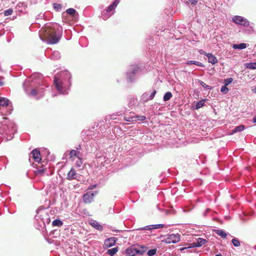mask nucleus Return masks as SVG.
<instances>
[{
    "instance_id": "nucleus-38",
    "label": "nucleus",
    "mask_w": 256,
    "mask_h": 256,
    "mask_svg": "<svg viewBox=\"0 0 256 256\" xmlns=\"http://www.w3.org/2000/svg\"><path fill=\"white\" fill-rule=\"evenodd\" d=\"M232 244L236 247H238L240 246V242L239 240L236 238H234L232 240Z\"/></svg>"
},
{
    "instance_id": "nucleus-27",
    "label": "nucleus",
    "mask_w": 256,
    "mask_h": 256,
    "mask_svg": "<svg viewBox=\"0 0 256 256\" xmlns=\"http://www.w3.org/2000/svg\"><path fill=\"white\" fill-rule=\"evenodd\" d=\"M60 58V54L58 51H54L52 52L50 58L54 60H57Z\"/></svg>"
},
{
    "instance_id": "nucleus-34",
    "label": "nucleus",
    "mask_w": 256,
    "mask_h": 256,
    "mask_svg": "<svg viewBox=\"0 0 256 256\" xmlns=\"http://www.w3.org/2000/svg\"><path fill=\"white\" fill-rule=\"evenodd\" d=\"M245 128V127L244 125H240L236 126L233 130L234 132H240L244 130Z\"/></svg>"
},
{
    "instance_id": "nucleus-11",
    "label": "nucleus",
    "mask_w": 256,
    "mask_h": 256,
    "mask_svg": "<svg viewBox=\"0 0 256 256\" xmlns=\"http://www.w3.org/2000/svg\"><path fill=\"white\" fill-rule=\"evenodd\" d=\"M156 93V91L154 90L152 92H148L144 93L140 97V102L144 104L149 100H152Z\"/></svg>"
},
{
    "instance_id": "nucleus-28",
    "label": "nucleus",
    "mask_w": 256,
    "mask_h": 256,
    "mask_svg": "<svg viewBox=\"0 0 256 256\" xmlns=\"http://www.w3.org/2000/svg\"><path fill=\"white\" fill-rule=\"evenodd\" d=\"M118 247L108 249L106 252V254L110 256H114L118 252Z\"/></svg>"
},
{
    "instance_id": "nucleus-19",
    "label": "nucleus",
    "mask_w": 256,
    "mask_h": 256,
    "mask_svg": "<svg viewBox=\"0 0 256 256\" xmlns=\"http://www.w3.org/2000/svg\"><path fill=\"white\" fill-rule=\"evenodd\" d=\"M47 171H48L47 167L46 166H42V167H40V168H38V169L36 171V174L38 175H38L42 176L44 173H46V174L47 175H48V172Z\"/></svg>"
},
{
    "instance_id": "nucleus-37",
    "label": "nucleus",
    "mask_w": 256,
    "mask_h": 256,
    "mask_svg": "<svg viewBox=\"0 0 256 256\" xmlns=\"http://www.w3.org/2000/svg\"><path fill=\"white\" fill-rule=\"evenodd\" d=\"M78 160L76 161V166L78 168H80L83 162L82 157L77 158Z\"/></svg>"
},
{
    "instance_id": "nucleus-26",
    "label": "nucleus",
    "mask_w": 256,
    "mask_h": 256,
    "mask_svg": "<svg viewBox=\"0 0 256 256\" xmlns=\"http://www.w3.org/2000/svg\"><path fill=\"white\" fill-rule=\"evenodd\" d=\"M66 14H70V16L75 17L76 16H78V12L76 11V10L73 8H69L66 10Z\"/></svg>"
},
{
    "instance_id": "nucleus-1",
    "label": "nucleus",
    "mask_w": 256,
    "mask_h": 256,
    "mask_svg": "<svg viewBox=\"0 0 256 256\" xmlns=\"http://www.w3.org/2000/svg\"><path fill=\"white\" fill-rule=\"evenodd\" d=\"M71 79V74L67 70L62 71L54 76V83L56 90L60 94H68L72 84Z\"/></svg>"
},
{
    "instance_id": "nucleus-50",
    "label": "nucleus",
    "mask_w": 256,
    "mask_h": 256,
    "mask_svg": "<svg viewBox=\"0 0 256 256\" xmlns=\"http://www.w3.org/2000/svg\"><path fill=\"white\" fill-rule=\"evenodd\" d=\"M198 52L200 54H204V55H205L206 56V54H208L206 53L204 50H198Z\"/></svg>"
},
{
    "instance_id": "nucleus-36",
    "label": "nucleus",
    "mask_w": 256,
    "mask_h": 256,
    "mask_svg": "<svg viewBox=\"0 0 256 256\" xmlns=\"http://www.w3.org/2000/svg\"><path fill=\"white\" fill-rule=\"evenodd\" d=\"M54 9L56 11L59 12L62 8V6L61 4H59L58 3H54L52 5Z\"/></svg>"
},
{
    "instance_id": "nucleus-35",
    "label": "nucleus",
    "mask_w": 256,
    "mask_h": 256,
    "mask_svg": "<svg viewBox=\"0 0 256 256\" xmlns=\"http://www.w3.org/2000/svg\"><path fill=\"white\" fill-rule=\"evenodd\" d=\"M137 102H138V100L136 98H131L129 100V102L128 103V106L130 107L132 106H133L136 105L137 104Z\"/></svg>"
},
{
    "instance_id": "nucleus-20",
    "label": "nucleus",
    "mask_w": 256,
    "mask_h": 256,
    "mask_svg": "<svg viewBox=\"0 0 256 256\" xmlns=\"http://www.w3.org/2000/svg\"><path fill=\"white\" fill-rule=\"evenodd\" d=\"M206 57L208 59V62L212 64H214L218 62V60L212 54L208 53L206 54Z\"/></svg>"
},
{
    "instance_id": "nucleus-15",
    "label": "nucleus",
    "mask_w": 256,
    "mask_h": 256,
    "mask_svg": "<svg viewBox=\"0 0 256 256\" xmlns=\"http://www.w3.org/2000/svg\"><path fill=\"white\" fill-rule=\"evenodd\" d=\"M83 156L82 152H79L76 150H72L69 152V158L72 160H74L75 158H79Z\"/></svg>"
},
{
    "instance_id": "nucleus-31",
    "label": "nucleus",
    "mask_w": 256,
    "mask_h": 256,
    "mask_svg": "<svg viewBox=\"0 0 256 256\" xmlns=\"http://www.w3.org/2000/svg\"><path fill=\"white\" fill-rule=\"evenodd\" d=\"M172 95L170 92H166L164 94V96L163 97L164 101L166 102V101L170 100L172 98Z\"/></svg>"
},
{
    "instance_id": "nucleus-9",
    "label": "nucleus",
    "mask_w": 256,
    "mask_h": 256,
    "mask_svg": "<svg viewBox=\"0 0 256 256\" xmlns=\"http://www.w3.org/2000/svg\"><path fill=\"white\" fill-rule=\"evenodd\" d=\"M144 252L145 250L143 249L141 250L132 246L126 249V254L127 256H134L137 254L142 255Z\"/></svg>"
},
{
    "instance_id": "nucleus-10",
    "label": "nucleus",
    "mask_w": 256,
    "mask_h": 256,
    "mask_svg": "<svg viewBox=\"0 0 256 256\" xmlns=\"http://www.w3.org/2000/svg\"><path fill=\"white\" fill-rule=\"evenodd\" d=\"M207 242V240L206 239H204L201 238H198L196 239V242H194L192 244H189V246L186 248H182L180 249V251H182L185 249L188 248H192L195 247H200L205 244Z\"/></svg>"
},
{
    "instance_id": "nucleus-30",
    "label": "nucleus",
    "mask_w": 256,
    "mask_h": 256,
    "mask_svg": "<svg viewBox=\"0 0 256 256\" xmlns=\"http://www.w3.org/2000/svg\"><path fill=\"white\" fill-rule=\"evenodd\" d=\"M245 66L247 68H249V69H251V70H255V69H256V62H252L246 63Z\"/></svg>"
},
{
    "instance_id": "nucleus-8",
    "label": "nucleus",
    "mask_w": 256,
    "mask_h": 256,
    "mask_svg": "<svg viewBox=\"0 0 256 256\" xmlns=\"http://www.w3.org/2000/svg\"><path fill=\"white\" fill-rule=\"evenodd\" d=\"M232 21L238 25H240L244 27L250 26V22L244 17L235 16L232 18Z\"/></svg>"
},
{
    "instance_id": "nucleus-54",
    "label": "nucleus",
    "mask_w": 256,
    "mask_h": 256,
    "mask_svg": "<svg viewBox=\"0 0 256 256\" xmlns=\"http://www.w3.org/2000/svg\"><path fill=\"white\" fill-rule=\"evenodd\" d=\"M252 92L254 94H256V86H254V88L252 90Z\"/></svg>"
},
{
    "instance_id": "nucleus-42",
    "label": "nucleus",
    "mask_w": 256,
    "mask_h": 256,
    "mask_svg": "<svg viewBox=\"0 0 256 256\" xmlns=\"http://www.w3.org/2000/svg\"><path fill=\"white\" fill-rule=\"evenodd\" d=\"M12 12H13L12 9L10 8H8V10H4V14L5 16H8L11 15L12 14Z\"/></svg>"
},
{
    "instance_id": "nucleus-25",
    "label": "nucleus",
    "mask_w": 256,
    "mask_h": 256,
    "mask_svg": "<svg viewBox=\"0 0 256 256\" xmlns=\"http://www.w3.org/2000/svg\"><path fill=\"white\" fill-rule=\"evenodd\" d=\"M205 100H202L196 102L195 106H193L194 110H198L204 105Z\"/></svg>"
},
{
    "instance_id": "nucleus-18",
    "label": "nucleus",
    "mask_w": 256,
    "mask_h": 256,
    "mask_svg": "<svg viewBox=\"0 0 256 256\" xmlns=\"http://www.w3.org/2000/svg\"><path fill=\"white\" fill-rule=\"evenodd\" d=\"M90 224L96 230L99 231H102L104 230L103 226L100 224L97 221L92 220L90 222Z\"/></svg>"
},
{
    "instance_id": "nucleus-39",
    "label": "nucleus",
    "mask_w": 256,
    "mask_h": 256,
    "mask_svg": "<svg viewBox=\"0 0 256 256\" xmlns=\"http://www.w3.org/2000/svg\"><path fill=\"white\" fill-rule=\"evenodd\" d=\"M152 226H153L152 224L148 225V226H145L144 227L140 228H138V230H153Z\"/></svg>"
},
{
    "instance_id": "nucleus-16",
    "label": "nucleus",
    "mask_w": 256,
    "mask_h": 256,
    "mask_svg": "<svg viewBox=\"0 0 256 256\" xmlns=\"http://www.w3.org/2000/svg\"><path fill=\"white\" fill-rule=\"evenodd\" d=\"M30 158H32L36 162H40L41 160L40 154L39 150L36 148L30 154Z\"/></svg>"
},
{
    "instance_id": "nucleus-46",
    "label": "nucleus",
    "mask_w": 256,
    "mask_h": 256,
    "mask_svg": "<svg viewBox=\"0 0 256 256\" xmlns=\"http://www.w3.org/2000/svg\"><path fill=\"white\" fill-rule=\"evenodd\" d=\"M122 114V113L120 112H117L116 114H114L110 116L111 119L115 120L116 118L114 116H120Z\"/></svg>"
},
{
    "instance_id": "nucleus-45",
    "label": "nucleus",
    "mask_w": 256,
    "mask_h": 256,
    "mask_svg": "<svg viewBox=\"0 0 256 256\" xmlns=\"http://www.w3.org/2000/svg\"><path fill=\"white\" fill-rule=\"evenodd\" d=\"M152 226L153 230H155L162 228L164 227V225L163 224H152Z\"/></svg>"
},
{
    "instance_id": "nucleus-44",
    "label": "nucleus",
    "mask_w": 256,
    "mask_h": 256,
    "mask_svg": "<svg viewBox=\"0 0 256 256\" xmlns=\"http://www.w3.org/2000/svg\"><path fill=\"white\" fill-rule=\"evenodd\" d=\"M228 91V88L226 85L222 86L220 88V92L224 94H226Z\"/></svg>"
},
{
    "instance_id": "nucleus-40",
    "label": "nucleus",
    "mask_w": 256,
    "mask_h": 256,
    "mask_svg": "<svg viewBox=\"0 0 256 256\" xmlns=\"http://www.w3.org/2000/svg\"><path fill=\"white\" fill-rule=\"evenodd\" d=\"M156 252V248H154V249H152V250H148V252H147V254L148 256H152L154 255Z\"/></svg>"
},
{
    "instance_id": "nucleus-53",
    "label": "nucleus",
    "mask_w": 256,
    "mask_h": 256,
    "mask_svg": "<svg viewBox=\"0 0 256 256\" xmlns=\"http://www.w3.org/2000/svg\"><path fill=\"white\" fill-rule=\"evenodd\" d=\"M96 187V185H92L89 186L88 188L90 190H92V189H94V188H95Z\"/></svg>"
},
{
    "instance_id": "nucleus-5",
    "label": "nucleus",
    "mask_w": 256,
    "mask_h": 256,
    "mask_svg": "<svg viewBox=\"0 0 256 256\" xmlns=\"http://www.w3.org/2000/svg\"><path fill=\"white\" fill-rule=\"evenodd\" d=\"M50 222V216L48 211L42 207L39 208L36 210L35 216L36 228L38 230L44 229Z\"/></svg>"
},
{
    "instance_id": "nucleus-2",
    "label": "nucleus",
    "mask_w": 256,
    "mask_h": 256,
    "mask_svg": "<svg viewBox=\"0 0 256 256\" xmlns=\"http://www.w3.org/2000/svg\"><path fill=\"white\" fill-rule=\"evenodd\" d=\"M0 124H2L0 126V140H2L3 137L6 140H11L16 132L15 124L2 115H0Z\"/></svg>"
},
{
    "instance_id": "nucleus-41",
    "label": "nucleus",
    "mask_w": 256,
    "mask_h": 256,
    "mask_svg": "<svg viewBox=\"0 0 256 256\" xmlns=\"http://www.w3.org/2000/svg\"><path fill=\"white\" fill-rule=\"evenodd\" d=\"M248 27V28L244 30V32L248 34H252L254 31L253 26L250 25Z\"/></svg>"
},
{
    "instance_id": "nucleus-49",
    "label": "nucleus",
    "mask_w": 256,
    "mask_h": 256,
    "mask_svg": "<svg viewBox=\"0 0 256 256\" xmlns=\"http://www.w3.org/2000/svg\"><path fill=\"white\" fill-rule=\"evenodd\" d=\"M198 0H188V2L191 4L192 5L194 6L198 3Z\"/></svg>"
},
{
    "instance_id": "nucleus-51",
    "label": "nucleus",
    "mask_w": 256,
    "mask_h": 256,
    "mask_svg": "<svg viewBox=\"0 0 256 256\" xmlns=\"http://www.w3.org/2000/svg\"><path fill=\"white\" fill-rule=\"evenodd\" d=\"M210 211V208H206V210L203 213V216H206L208 215V214L209 212Z\"/></svg>"
},
{
    "instance_id": "nucleus-23",
    "label": "nucleus",
    "mask_w": 256,
    "mask_h": 256,
    "mask_svg": "<svg viewBox=\"0 0 256 256\" xmlns=\"http://www.w3.org/2000/svg\"><path fill=\"white\" fill-rule=\"evenodd\" d=\"M214 231L216 234H217L219 236H220L223 238H226L228 235L227 233L225 232L224 230H223L217 229L214 230Z\"/></svg>"
},
{
    "instance_id": "nucleus-3",
    "label": "nucleus",
    "mask_w": 256,
    "mask_h": 256,
    "mask_svg": "<svg viewBox=\"0 0 256 256\" xmlns=\"http://www.w3.org/2000/svg\"><path fill=\"white\" fill-rule=\"evenodd\" d=\"M62 34V28L58 24H52L45 31L46 41L48 44H54L59 42Z\"/></svg>"
},
{
    "instance_id": "nucleus-33",
    "label": "nucleus",
    "mask_w": 256,
    "mask_h": 256,
    "mask_svg": "<svg viewBox=\"0 0 256 256\" xmlns=\"http://www.w3.org/2000/svg\"><path fill=\"white\" fill-rule=\"evenodd\" d=\"M198 83L204 88L208 90H211L212 88V87L206 84L204 82H202L201 80H198Z\"/></svg>"
},
{
    "instance_id": "nucleus-48",
    "label": "nucleus",
    "mask_w": 256,
    "mask_h": 256,
    "mask_svg": "<svg viewBox=\"0 0 256 256\" xmlns=\"http://www.w3.org/2000/svg\"><path fill=\"white\" fill-rule=\"evenodd\" d=\"M18 6L20 8H26L27 6L26 4L24 2H20L18 4Z\"/></svg>"
},
{
    "instance_id": "nucleus-43",
    "label": "nucleus",
    "mask_w": 256,
    "mask_h": 256,
    "mask_svg": "<svg viewBox=\"0 0 256 256\" xmlns=\"http://www.w3.org/2000/svg\"><path fill=\"white\" fill-rule=\"evenodd\" d=\"M232 80H233V79L231 78L225 79L224 80V85L228 86L230 83L232 82Z\"/></svg>"
},
{
    "instance_id": "nucleus-21",
    "label": "nucleus",
    "mask_w": 256,
    "mask_h": 256,
    "mask_svg": "<svg viewBox=\"0 0 256 256\" xmlns=\"http://www.w3.org/2000/svg\"><path fill=\"white\" fill-rule=\"evenodd\" d=\"M76 172L75 170L73 168H72L68 174L66 178L69 180L76 179Z\"/></svg>"
},
{
    "instance_id": "nucleus-12",
    "label": "nucleus",
    "mask_w": 256,
    "mask_h": 256,
    "mask_svg": "<svg viewBox=\"0 0 256 256\" xmlns=\"http://www.w3.org/2000/svg\"><path fill=\"white\" fill-rule=\"evenodd\" d=\"M180 240V235L177 234H168L164 242L166 244H176Z\"/></svg>"
},
{
    "instance_id": "nucleus-4",
    "label": "nucleus",
    "mask_w": 256,
    "mask_h": 256,
    "mask_svg": "<svg viewBox=\"0 0 256 256\" xmlns=\"http://www.w3.org/2000/svg\"><path fill=\"white\" fill-rule=\"evenodd\" d=\"M42 75L40 74H34L31 76L30 80L32 82L40 84L42 82ZM26 84V82L24 83L23 86L24 87V90L26 94L30 96L34 97L36 99H39L44 96L45 88L47 87L46 84L42 83V85H40L36 88L32 89L30 92H28V90L24 88V86Z\"/></svg>"
},
{
    "instance_id": "nucleus-32",
    "label": "nucleus",
    "mask_w": 256,
    "mask_h": 256,
    "mask_svg": "<svg viewBox=\"0 0 256 256\" xmlns=\"http://www.w3.org/2000/svg\"><path fill=\"white\" fill-rule=\"evenodd\" d=\"M53 226H60L63 224V222L59 219H56L52 222Z\"/></svg>"
},
{
    "instance_id": "nucleus-7",
    "label": "nucleus",
    "mask_w": 256,
    "mask_h": 256,
    "mask_svg": "<svg viewBox=\"0 0 256 256\" xmlns=\"http://www.w3.org/2000/svg\"><path fill=\"white\" fill-rule=\"evenodd\" d=\"M120 2V0H114L111 4L102 12V16L104 20L108 19L114 14V12H112L116 9Z\"/></svg>"
},
{
    "instance_id": "nucleus-17",
    "label": "nucleus",
    "mask_w": 256,
    "mask_h": 256,
    "mask_svg": "<svg viewBox=\"0 0 256 256\" xmlns=\"http://www.w3.org/2000/svg\"><path fill=\"white\" fill-rule=\"evenodd\" d=\"M146 117L144 116L138 115L136 116H132L130 117H124V119L127 122H134L136 120L143 121L145 120Z\"/></svg>"
},
{
    "instance_id": "nucleus-56",
    "label": "nucleus",
    "mask_w": 256,
    "mask_h": 256,
    "mask_svg": "<svg viewBox=\"0 0 256 256\" xmlns=\"http://www.w3.org/2000/svg\"><path fill=\"white\" fill-rule=\"evenodd\" d=\"M215 256H222L221 254H216Z\"/></svg>"
},
{
    "instance_id": "nucleus-24",
    "label": "nucleus",
    "mask_w": 256,
    "mask_h": 256,
    "mask_svg": "<svg viewBox=\"0 0 256 256\" xmlns=\"http://www.w3.org/2000/svg\"><path fill=\"white\" fill-rule=\"evenodd\" d=\"M247 47V44L245 43H240L239 44H234L232 45V48L234 50H243Z\"/></svg>"
},
{
    "instance_id": "nucleus-29",
    "label": "nucleus",
    "mask_w": 256,
    "mask_h": 256,
    "mask_svg": "<svg viewBox=\"0 0 256 256\" xmlns=\"http://www.w3.org/2000/svg\"><path fill=\"white\" fill-rule=\"evenodd\" d=\"M186 64L187 65H190L193 64L201 67L204 66V65L202 62L195 60H188L186 62Z\"/></svg>"
},
{
    "instance_id": "nucleus-14",
    "label": "nucleus",
    "mask_w": 256,
    "mask_h": 256,
    "mask_svg": "<svg viewBox=\"0 0 256 256\" xmlns=\"http://www.w3.org/2000/svg\"><path fill=\"white\" fill-rule=\"evenodd\" d=\"M94 194L93 192H89L84 194L82 197L84 202L86 204H90L94 200Z\"/></svg>"
},
{
    "instance_id": "nucleus-47",
    "label": "nucleus",
    "mask_w": 256,
    "mask_h": 256,
    "mask_svg": "<svg viewBox=\"0 0 256 256\" xmlns=\"http://www.w3.org/2000/svg\"><path fill=\"white\" fill-rule=\"evenodd\" d=\"M74 148H75L74 150H76L79 152H82V146L80 144L76 146Z\"/></svg>"
},
{
    "instance_id": "nucleus-22",
    "label": "nucleus",
    "mask_w": 256,
    "mask_h": 256,
    "mask_svg": "<svg viewBox=\"0 0 256 256\" xmlns=\"http://www.w3.org/2000/svg\"><path fill=\"white\" fill-rule=\"evenodd\" d=\"M10 104V102L8 98L4 97H0V106L3 107L6 106H9Z\"/></svg>"
},
{
    "instance_id": "nucleus-52",
    "label": "nucleus",
    "mask_w": 256,
    "mask_h": 256,
    "mask_svg": "<svg viewBox=\"0 0 256 256\" xmlns=\"http://www.w3.org/2000/svg\"><path fill=\"white\" fill-rule=\"evenodd\" d=\"M3 80L4 78L0 76V86H3L4 85V82Z\"/></svg>"
},
{
    "instance_id": "nucleus-55",
    "label": "nucleus",
    "mask_w": 256,
    "mask_h": 256,
    "mask_svg": "<svg viewBox=\"0 0 256 256\" xmlns=\"http://www.w3.org/2000/svg\"><path fill=\"white\" fill-rule=\"evenodd\" d=\"M252 122L253 123H256V116L254 117Z\"/></svg>"
},
{
    "instance_id": "nucleus-13",
    "label": "nucleus",
    "mask_w": 256,
    "mask_h": 256,
    "mask_svg": "<svg viewBox=\"0 0 256 256\" xmlns=\"http://www.w3.org/2000/svg\"><path fill=\"white\" fill-rule=\"evenodd\" d=\"M118 238L115 237H111L106 239L104 241V248H106L114 246Z\"/></svg>"
},
{
    "instance_id": "nucleus-6",
    "label": "nucleus",
    "mask_w": 256,
    "mask_h": 256,
    "mask_svg": "<svg viewBox=\"0 0 256 256\" xmlns=\"http://www.w3.org/2000/svg\"><path fill=\"white\" fill-rule=\"evenodd\" d=\"M142 69L138 64H134L129 66L126 72V78L128 82H133L142 74Z\"/></svg>"
}]
</instances>
